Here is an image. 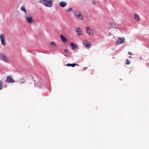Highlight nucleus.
Listing matches in <instances>:
<instances>
[{
  "label": "nucleus",
  "mask_w": 149,
  "mask_h": 149,
  "mask_svg": "<svg viewBox=\"0 0 149 149\" xmlns=\"http://www.w3.org/2000/svg\"><path fill=\"white\" fill-rule=\"evenodd\" d=\"M39 2L46 7L50 8L52 7L53 2L52 0H40Z\"/></svg>",
  "instance_id": "1"
},
{
  "label": "nucleus",
  "mask_w": 149,
  "mask_h": 149,
  "mask_svg": "<svg viewBox=\"0 0 149 149\" xmlns=\"http://www.w3.org/2000/svg\"><path fill=\"white\" fill-rule=\"evenodd\" d=\"M24 17L26 19L27 22L30 24H33V21L31 16L29 13L25 15Z\"/></svg>",
  "instance_id": "2"
},
{
  "label": "nucleus",
  "mask_w": 149,
  "mask_h": 149,
  "mask_svg": "<svg viewBox=\"0 0 149 149\" xmlns=\"http://www.w3.org/2000/svg\"><path fill=\"white\" fill-rule=\"evenodd\" d=\"M74 15L77 17L79 19L81 20L83 19V17L81 15V13L79 11H75L74 13Z\"/></svg>",
  "instance_id": "3"
},
{
  "label": "nucleus",
  "mask_w": 149,
  "mask_h": 149,
  "mask_svg": "<svg viewBox=\"0 0 149 149\" xmlns=\"http://www.w3.org/2000/svg\"><path fill=\"white\" fill-rule=\"evenodd\" d=\"M0 39L2 45L4 46L6 44V41L5 39V36L2 34L0 35Z\"/></svg>",
  "instance_id": "4"
},
{
  "label": "nucleus",
  "mask_w": 149,
  "mask_h": 149,
  "mask_svg": "<svg viewBox=\"0 0 149 149\" xmlns=\"http://www.w3.org/2000/svg\"><path fill=\"white\" fill-rule=\"evenodd\" d=\"M125 39L123 38H118L117 43L118 45L122 44L125 42Z\"/></svg>",
  "instance_id": "5"
},
{
  "label": "nucleus",
  "mask_w": 149,
  "mask_h": 149,
  "mask_svg": "<svg viewBox=\"0 0 149 149\" xmlns=\"http://www.w3.org/2000/svg\"><path fill=\"white\" fill-rule=\"evenodd\" d=\"M6 81L8 83H12L14 82V80L12 78V77L8 76L6 80Z\"/></svg>",
  "instance_id": "6"
},
{
  "label": "nucleus",
  "mask_w": 149,
  "mask_h": 149,
  "mask_svg": "<svg viewBox=\"0 0 149 149\" xmlns=\"http://www.w3.org/2000/svg\"><path fill=\"white\" fill-rule=\"evenodd\" d=\"M83 43L87 48H89L91 46L90 42L86 40H84L83 41Z\"/></svg>",
  "instance_id": "7"
},
{
  "label": "nucleus",
  "mask_w": 149,
  "mask_h": 149,
  "mask_svg": "<svg viewBox=\"0 0 149 149\" xmlns=\"http://www.w3.org/2000/svg\"><path fill=\"white\" fill-rule=\"evenodd\" d=\"M67 3L65 2L61 1L59 3L60 6L62 7H65L67 5Z\"/></svg>",
  "instance_id": "8"
},
{
  "label": "nucleus",
  "mask_w": 149,
  "mask_h": 149,
  "mask_svg": "<svg viewBox=\"0 0 149 149\" xmlns=\"http://www.w3.org/2000/svg\"><path fill=\"white\" fill-rule=\"evenodd\" d=\"M86 30L88 34L90 35L92 34L93 30L89 28V27H86Z\"/></svg>",
  "instance_id": "9"
},
{
  "label": "nucleus",
  "mask_w": 149,
  "mask_h": 149,
  "mask_svg": "<svg viewBox=\"0 0 149 149\" xmlns=\"http://www.w3.org/2000/svg\"><path fill=\"white\" fill-rule=\"evenodd\" d=\"M70 45L72 48L74 50L77 49V47L74 43H71Z\"/></svg>",
  "instance_id": "10"
},
{
  "label": "nucleus",
  "mask_w": 149,
  "mask_h": 149,
  "mask_svg": "<svg viewBox=\"0 0 149 149\" xmlns=\"http://www.w3.org/2000/svg\"><path fill=\"white\" fill-rule=\"evenodd\" d=\"M76 32L77 33V34L79 36L81 35L82 33V31L81 29L80 28H78L76 31Z\"/></svg>",
  "instance_id": "11"
},
{
  "label": "nucleus",
  "mask_w": 149,
  "mask_h": 149,
  "mask_svg": "<svg viewBox=\"0 0 149 149\" xmlns=\"http://www.w3.org/2000/svg\"><path fill=\"white\" fill-rule=\"evenodd\" d=\"M134 18L137 21H139L140 20V17L136 14H134Z\"/></svg>",
  "instance_id": "12"
},
{
  "label": "nucleus",
  "mask_w": 149,
  "mask_h": 149,
  "mask_svg": "<svg viewBox=\"0 0 149 149\" xmlns=\"http://www.w3.org/2000/svg\"><path fill=\"white\" fill-rule=\"evenodd\" d=\"M62 40L64 42H65L67 41V39L65 38L64 36L62 34L60 35Z\"/></svg>",
  "instance_id": "13"
},
{
  "label": "nucleus",
  "mask_w": 149,
  "mask_h": 149,
  "mask_svg": "<svg viewBox=\"0 0 149 149\" xmlns=\"http://www.w3.org/2000/svg\"><path fill=\"white\" fill-rule=\"evenodd\" d=\"M21 9L22 11L25 13V15L28 13L25 9V7L24 6L22 7Z\"/></svg>",
  "instance_id": "14"
},
{
  "label": "nucleus",
  "mask_w": 149,
  "mask_h": 149,
  "mask_svg": "<svg viewBox=\"0 0 149 149\" xmlns=\"http://www.w3.org/2000/svg\"><path fill=\"white\" fill-rule=\"evenodd\" d=\"M77 65L76 64H70L68 63L67 64V66H71L72 67H74L75 65Z\"/></svg>",
  "instance_id": "15"
},
{
  "label": "nucleus",
  "mask_w": 149,
  "mask_h": 149,
  "mask_svg": "<svg viewBox=\"0 0 149 149\" xmlns=\"http://www.w3.org/2000/svg\"><path fill=\"white\" fill-rule=\"evenodd\" d=\"M6 57V55L3 54H0V58L2 59H3L4 58H5Z\"/></svg>",
  "instance_id": "16"
},
{
  "label": "nucleus",
  "mask_w": 149,
  "mask_h": 149,
  "mask_svg": "<svg viewBox=\"0 0 149 149\" xmlns=\"http://www.w3.org/2000/svg\"><path fill=\"white\" fill-rule=\"evenodd\" d=\"M50 46H53L54 47H55L56 46V44H55V43L54 42H52L50 43Z\"/></svg>",
  "instance_id": "17"
},
{
  "label": "nucleus",
  "mask_w": 149,
  "mask_h": 149,
  "mask_svg": "<svg viewBox=\"0 0 149 149\" xmlns=\"http://www.w3.org/2000/svg\"><path fill=\"white\" fill-rule=\"evenodd\" d=\"M3 83L1 80H0V90H2V88Z\"/></svg>",
  "instance_id": "18"
},
{
  "label": "nucleus",
  "mask_w": 149,
  "mask_h": 149,
  "mask_svg": "<svg viewBox=\"0 0 149 149\" xmlns=\"http://www.w3.org/2000/svg\"><path fill=\"white\" fill-rule=\"evenodd\" d=\"M3 59L7 63H8V59L7 57L6 56Z\"/></svg>",
  "instance_id": "19"
},
{
  "label": "nucleus",
  "mask_w": 149,
  "mask_h": 149,
  "mask_svg": "<svg viewBox=\"0 0 149 149\" xmlns=\"http://www.w3.org/2000/svg\"><path fill=\"white\" fill-rule=\"evenodd\" d=\"M66 11H67L69 12H70L72 11V8H69L68 10H66Z\"/></svg>",
  "instance_id": "20"
},
{
  "label": "nucleus",
  "mask_w": 149,
  "mask_h": 149,
  "mask_svg": "<svg viewBox=\"0 0 149 149\" xmlns=\"http://www.w3.org/2000/svg\"><path fill=\"white\" fill-rule=\"evenodd\" d=\"M126 64L129 65L130 64V61L128 59H127L126 60Z\"/></svg>",
  "instance_id": "21"
},
{
  "label": "nucleus",
  "mask_w": 149,
  "mask_h": 149,
  "mask_svg": "<svg viewBox=\"0 0 149 149\" xmlns=\"http://www.w3.org/2000/svg\"><path fill=\"white\" fill-rule=\"evenodd\" d=\"M64 52L66 53H67L68 52V51L66 49H65L64 50Z\"/></svg>",
  "instance_id": "22"
},
{
  "label": "nucleus",
  "mask_w": 149,
  "mask_h": 149,
  "mask_svg": "<svg viewBox=\"0 0 149 149\" xmlns=\"http://www.w3.org/2000/svg\"><path fill=\"white\" fill-rule=\"evenodd\" d=\"M112 23L111 22H109V24L110 25V26H112Z\"/></svg>",
  "instance_id": "23"
},
{
  "label": "nucleus",
  "mask_w": 149,
  "mask_h": 149,
  "mask_svg": "<svg viewBox=\"0 0 149 149\" xmlns=\"http://www.w3.org/2000/svg\"><path fill=\"white\" fill-rule=\"evenodd\" d=\"M128 54H129L130 55H132V53H131V52H129L128 53Z\"/></svg>",
  "instance_id": "24"
},
{
  "label": "nucleus",
  "mask_w": 149,
  "mask_h": 149,
  "mask_svg": "<svg viewBox=\"0 0 149 149\" xmlns=\"http://www.w3.org/2000/svg\"><path fill=\"white\" fill-rule=\"evenodd\" d=\"M129 57L131 58V56H130Z\"/></svg>",
  "instance_id": "25"
},
{
  "label": "nucleus",
  "mask_w": 149,
  "mask_h": 149,
  "mask_svg": "<svg viewBox=\"0 0 149 149\" xmlns=\"http://www.w3.org/2000/svg\"><path fill=\"white\" fill-rule=\"evenodd\" d=\"M23 83L22 82V83H21V84H22Z\"/></svg>",
  "instance_id": "26"
}]
</instances>
